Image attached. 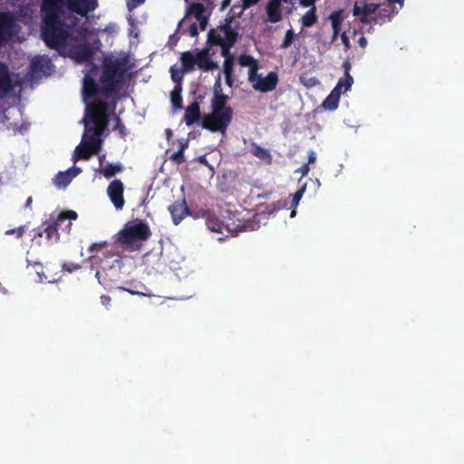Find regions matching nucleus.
I'll use <instances>...</instances> for the list:
<instances>
[{
    "label": "nucleus",
    "mask_w": 464,
    "mask_h": 464,
    "mask_svg": "<svg viewBox=\"0 0 464 464\" xmlns=\"http://www.w3.org/2000/svg\"><path fill=\"white\" fill-rule=\"evenodd\" d=\"M329 19L334 32L332 40L335 41L344 20V12L343 10L333 12L330 14Z\"/></svg>",
    "instance_id": "2eb2a0df"
},
{
    "label": "nucleus",
    "mask_w": 464,
    "mask_h": 464,
    "mask_svg": "<svg viewBox=\"0 0 464 464\" xmlns=\"http://www.w3.org/2000/svg\"><path fill=\"white\" fill-rule=\"evenodd\" d=\"M316 160V154L314 151H309L308 163H314Z\"/></svg>",
    "instance_id": "58836bf2"
},
{
    "label": "nucleus",
    "mask_w": 464,
    "mask_h": 464,
    "mask_svg": "<svg viewBox=\"0 0 464 464\" xmlns=\"http://www.w3.org/2000/svg\"><path fill=\"white\" fill-rule=\"evenodd\" d=\"M295 37V34L294 33V31L292 29L288 30L285 33V37L283 39L281 46L283 48H287L288 46L291 45V44L293 43Z\"/></svg>",
    "instance_id": "bb28decb"
},
{
    "label": "nucleus",
    "mask_w": 464,
    "mask_h": 464,
    "mask_svg": "<svg viewBox=\"0 0 464 464\" xmlns=\"http://www.w3.org/2000/svg\"><path fill=\"white\" fill-rule=\"evenodd\" d=\"M208 227L211 231H216V232H219V233H223L224 231H227L228 233L232 232L231 229L227 226L218 224V223L215 222L214 220H208Z\"/></svg>",
    "instance_id": "b1692460"
},
{
    "label": "nucleus",
    "mask_w": 464,
    "mask_h": 464,
    "mask_svg": "<svg viewBox=\"0 0 464 464\" xmlns=\"http://www.w3.org/2000/svg\"><path fill=\"white\" fill-rule=\"evenodd\" d=\"M231 0H224L223 4H222V8L224 9L227 5H228V4L230 3Z\"/></svg>",
    "instance_id": "de8ad7c7"
},
{
    "label": "nucleus",
    "mask_w": 464,
    "mask_h": 464,
    "mask_svg": "<svg viewBox=\"0 0 464 464\" xmlns=\"http://www.w3.org/2000/svg\"><path fill=\"white\" fill-rule=\"evenodd\" d=\"M190 23L189 27V34L191 36H196L198 34V30H200L199 24L196 21H188Z\"/></svg>",
    "instance_id": "2f4dec72"
},
{
    "label": "nucleus",
    "mask_w": 464,
    "mask_h": 464,
    "mask_svg": "<svg viewBox=\"0 0 464 464\" xmlns=\"http://www.w3.org/2000/svg\"><path fill=\"white\" fill-rule=\"evenodd\" d=\"M301 4L304 6L309 7L307 12L302 16L301 22L304 26H307V27L312 26L317 21V16L315 14L316 8L314 6V2L312 5L303 4L302 2H301Z\"/></svg>",
    "instance_id": "a211bd4d"
},
{
    "label": "nucleus",
    "mask_w": 464,
    "mask_h": 464,
    "mask_svg": "<svg viewBox=\"0 0 464 464\" xmlns=\"http://www.w3.org/2000/svg\"><path fill=\"white\" fill-rule=\"evenodd\" d=\"M129 293H130L131 295H140V293H138V292H133V291H129Z\"/></svg>",
    "instance_id": "864d4df0"
},
{
    "label": "nucleus",
    "mask_w": 464,
    "mask_h": 464,
    "mask_svg": "<svg viewBox=\"0 0 464 464\" xmlns=\"http://www.w3.org/2000/svg\"><path fill=\"white\" fill-rule=\"evenodd\" d=\"M188 63H191V69H192L194 67V61L191 58H188Z\"/></svg>",
    "instance_id": "3c124183"
},
{
    "label": "nucleus",
    "mask_w": 464,
    "mask_h": 464,
    "mask_svg": "<svg viewBox=\"0 0 464 464\" xmlns=\"http://www.w3.org/2000/svg\"><path fill=\"white\" fill-rule=\"evenodd\" d=\"M10 24L6 15L0 14V40L5 39L4 34L9 29Z\"/></svg>",
    "instance_id": "393cba45"
},
{
    "label": "nucleus",
    "mask_w": 464,
    "mask_h": 464,
    "mask_svg": "<svg viewBox=\"0 0 464 464\" xmlns=\"http://www.w3.org/2000/svg\"><path fill=\"white\" fill-rule=\"evenodd\" d=\"M173 160H177L178 162L181 161V159H182V153L181 152H179L177 154H174L172 156Z\"/></svg>",
    "instance_id": "37998d69"
},
{
    "label": "nucleus",
    "mask_w": 464,
    "mask_h": 464,
    "mask_svg": "<svg viewBox=\"0 0 464 464\" xmlns=\"http://www.w3.org/2000/svg\"><path fill=\"white\" fill-rule=\"evenodd\" d=\"M111 298L109 296H102V303L104 305H108L110 304Z\"/></svg>",
    "instance_id": "c03bdc74"
},
{
    "label": "nucleus",
    "mask_w": 464,
    "mask_h": 464,
    "mask_svg": "<svg viewBox=\"0 0 464 464\" xmlns=\"http://www.w3.org/2000/svg\"><path fill=\"white\" fill-rule=\"evenodd\" d=\"M144 0H128V6L130 9L135 8L139 5L142 4Z\"/></svg>",
    "instance_id": "e433bc0d"
},
{
    "label": "nucleus",
    "mask_w": 464,
    "mask_h": 464,
    "mask_svg": "<svg viewBox=\"0 0 464 464\" xmlns=\"http://www.w3.org/2000/svg\"><path fill=\"white\" fill-rule=\"evenodd\" d=\"M242 1H243L242 10L246 9L250 5H255L259 2V0H242Z\"/></svg>",
    "instance_id": "4c0bfd02"
},
{
    "label": "nucleus",
    "mask_w": 464,
    "mask_h": 464,
    "mask_svg": "<svg viewBox=\"0 0 464 464\" xmlns=\"http://www.w3.org/2000/svg\"><path fill=\"white\" fill-rule=\"evenodd\" d=\"M13 232H16V233H17V236H18V237H20V236L23 234V228H22V227H20V228H18L16 231H14V230Z\"/></svg>",
    "instance_id": "09e8293b"
},
{
    "label": "nucleus",
    "mask_w": 464,
    "mask_h": 464,
    "mask_svg": "<svg viewBox=\"0 0 464 464\" xmlns=\"http://www.w3.org/2000/svg\"><path fill=\"white\" fill-rule=\"evenodd\" d=\"M254 154L262 159V160H267L269 161L270 160V155L269 153L267 152V150H266L265 149H262L260 147H257L254 150Z\"/></svg>",
    "instance_id": "cd10ccee"
},
{
    "label": "nucleus",
    "mask_w": 464,
    "mask_h": 464,
    "mask_svg": "<svg viewBox=\"0 0 464 464\" xmlns=\"http://www.w3.org/2000/svg\"><path fill=\"white\" fill-rule=\"evenodd\" d=\"M229 69H230V63L228 61L226 62L225 63V72H226V77H227V82L228 85H231V79H230V75H229Z\"/></svg>",
    "instance_id": "f704fd0d"
},
{
    "label": "nucleus",
    "mask_w": 464,
    "mask_h": 464,
    "mask_svg": "<svg viewBox=\"0 0 464 464\" xmlns=\"http://www.w3.org/2000/svg\"><path fill=\"white\" fill-rule=\"evenodd\" d=\"M106 246L105 242L94 243L89 246L90 252H99L102 251Z\"/></svg>",
    "instance_id": "473e14b6"
},
{
    "label": "nucleus",
    "mask_w": 464,
    "mask_h": 464,
    "mask_svg": "<svg viewBox=\"0 0 464 464\" xmlns=\"http://www.w3.org/2000/svg\"><path fill=\"white\" fill-rule=\"evenodd\" d=\"M345 68H346L345 77L341 79L336 85V86H340V93L342 92H348L351 89L352 84L353 82L352 76L348 73L349 66L346 65Z\"/></svg>",
    "instance_id": "4be33fe9"
},
{
    "label": "nucleus",
    "mask_w": 464,
    "mask_h": 464,
    "mask_svg": "<svg viewBox=\"0 0 464 464\" xmlns=\"http://www.w3.org/2000/svg\"><path fill=\"white\" fill-rule=\"evenodd\" d=\"M55 227H48L46 229L47 237L51 242H56L59 239L58 235L55 233Z\"/></svg>",
    "instance_id": "7c9ffc66"
},
{
    "label": "nucleus",
    "mask_w": 464,
    "mask_h": 464,
    "mask_svg": "<svg viewBox=\"0 0 464 464\" xmlns=\"http://www.w3.org/2000/svg\"><path fill=\"white\" fill-rule=\"evenodd\" d=\"M9 84V78L5 67L0 63V91H6Z\"/></svg>",
    "instance_id": "5701e85b"
},
{
    "label": "nucleus",
    "mask_w": 464,
    "mask_h": 464,
    "mask_svg": "<svg viewBox=\"0 0 464 464\" xmlns=\"http://www.w3.org/2000/svg\"><path fill=\"white\" fill-rule=\"evenodd\" d=\"M378 5L373 3L364 4L362 7L355 4L353 7V14L360 16L362 22H368V17L375 13Z\"/></svg>",
    "instance_id": "ddd939ff"
},
{
    "label": "nucleus",
    "mask_w": 464,
    "mask_h": 464,
    "mask_svg": "<svg viewBox=\"0 0 464 464\" xmlns=\"http://www.w3.org/2000/svg\"><path fill=\"white\" fill-rule=\"evenodd\" d=\"M77 217H78L77 213L73 210H66V211L61 212L57 218L56 226H61V224L63 221L69 220L65 226V229H66L67 233H69V231L71 230V227H72V220H75L77 218Z\"/></svg>",
    "instance_id": "aec40b11"
},
{
    "label": "nucleus",
    "mask_w": 464,
    "mask_h": 464,
    "mask_svg": "<svg viewBox=\"0 0 464 464\" xmlns=\"http://www.w3.org/2000/svg\"><path fill=\"white\" fill-rule=\"evenodd\" d=\"M200 111H199V106L198 103H192L189 105L185 111V121L187 125H191L195 121H197L199 118Z\"/></svg>",
    "instance_id": "6ab92c4d"
},
{
    "label": "nucleus",
    "mask_w": 464,
    "mask_h": 464,
    "mask_svg": "<svg viewBox=\"0 0 464 464\" xmlns=\"http://www.w3.org/2000/svg\"><path fill=\"white\" fill-rule=\"evenodd\" d=\"M169 211L175 224L188 215V208L184 200L174 203L169 207Z\"/></svg>",
    "instance_id": "4468645a"
},
{
    "label": "nucleus",
    "mask_w": 464,
    "mask_h": 464,
    "mask_svg": "<svg viewBox=\"0 0 464 464\" xmlns=\"http://www.w3.org/2000/svg\"><path fill=\"white\" fill-rule=\"evenodd\" d=\"M199 161L203 164H206L207 163V160H206V158L205 157H200L199 159Z\"/></svg>",
    "instance_id": "8fccbe9b"
},
{
    "label": "nucleus",
    "mask_w": 464,
    "mask_h": 464,
    "mask_svg": "<svg viewBox=\"0 0 464 464\" xmlns=\"http://www.w3.org/2000/svg\"><path fill=\"white\" fill-rule=\"evenodd\" d=\"M238 63L241 66L249 68L248 73L255 72L258 69L256 61L249 55H241Z\"/></svg>",
    "instance_id": "412c9836"
},
{
    "label": "nucleus",
    "mask_w": 464,
    "mask_h": 464,
    "mask_svg": "<svg viewBox=\"0 0 464 464\" xmlns=\"http://www.w3.org/2000/svg\"><path fill=\"white\" fill-rule=\"evenodd\" d=\"M188 58H191L194 61V66L198 65L201 68H208V52L206 50H195L184 53L181 55L183 71L191 70V63H188Z\"/></svg>",
    "instance_id": "0eeeda50"
},
{
    "label": "nucleus",
    "mask_w": 464,
    "mask_h": 464,
    "mask_svg": "<svg viewBox=\"0 0 464 464\" xmlns=\"http://www.w3.org/2000/svg\"><path fill=\"white\" fill-rule=\"evenodd\" d=\"M35 273L39 276V282H48V283H54L59 278H56L53 274V268L52 267H43L40 265H34L33 266Z\"/></svg>",
    "instance_id": "f3484780"
},
{
    "label": "nucleus",
    "mask_w": 464,
    "mask_h": 464,
    "mask_svg": "<svg viewBox=\"0 0 464 464\" xmlns=\"http://www.w3.org/2000/svg\"><path fill=\"white\" fill-rule=\"evenodd\" d=\"M66 2L68 8L82 16L96 7V0H44V25L43 37L51 48L56 49L61 54L71 57L77 63L86 62L91 52L83 45L85 35L82 31L73 28L75 19L68 17L62 23L56 10Z\"/></svg>",
    "instance_id": "f03ea898"
},
{
    "label": "nucleus",
    "mask_w": 464,
    "mask_h": 464,
    "mask_svg": "<svg viewBox=\"0 0 464 464\" xmlns=\"http://www.w3.org/2000/svg\"><path fill=\"white\" fill-rule=\"evenodd\" d=\"M237 38V33L228 25L212 30L208 34V42L212 44L220 45L223 48L224 55H226L227 49L233 45Z\"/></svg>",
    "instance_id": "39448f33"
},
{
    "label": "nucleus",
    "mask_w": 464,
    "mask_h": 464,
    "mask_svg": "<svg viewBox=\"0 0 464 464\" xmlns=\"http://www.w3.org/2000/svg\"><path fill=\"white\" fill-rule=\"evenodd\" d=\"M299 172L301 173L302 177L306 176L308 174V172H309V167L307 165L303 166L299 169Z\"/></svg>",
    "instance_id": "ea45409f"
},
{
    "label": "nucleus",
    "mask_w": 464,
    "mask_h": 464,
    "mask_svg": "<svg viewBox=\"0 0 464 464\" xmlns=\"http://www.w3.org/2000/svg\"><path fill=\"white\" fill-rule=\"evenodd\" d=\"M217 83L211 102V111L202 118V128L224 134L232 121L233 110L227 105V96L219 92Z\"/></svg>",
    "instance_id": "7ed1b4c3"
},
{
    "label": "nucleus",
    "mask_w": 464,
    "mask_h": 464,
    "mask_svg": "<svg viewBox=\"0 0 464 464\" xmlns=\"http://www.w3.org/2000/svg\"><path fill=\"white\" fill-rule=\"evenodd\" d=\"M403 0H389L390 4H399V7L396 8L395 13H397L402 7Z\"/></svg>",
    "instance_id": "a19ab883"
},
{
    "label": "nucleus",
    "mask_w": 464,
    "mask_h": 464,
    "mask_svg": "<svg viewBox=\"0 0 464 464\" xmlns=\"http://www.w3.org/2000/svg\"><path fill=\"white\" fill-rule=\"evenodd\" d=\"M108 196L117 209H121L124 205L123 184L119 180L112 181L107 189Z\"/></svg>",
    "instance_id": "6e6552de"
},
{
    "label": "nucleus",
    "mask_w": 464,
    "mask_h": 464,
    "mask_svg": "<svg viewBox=\"0 0 464 464\" xmlns=\"http://www.w3.org/2000/svg\"><path fill=\"white\" fill-rule=\"evenodd\" d=\"M123 68L107 61L102 69L92 68L83 79L82 99L86 105L85 132L76 148L74 159H88L100 145L99 136L107 127V107L103 98L118 83Z\"/></svg>",
    "instance_id": "f257e3e1"
},
{
    "label": "nucleus",
    "mask_w": 464,
    "mask_h": 464,
    "mask_svg": "<svg viewBox=\"0 0 464 464\" xmlns=\"http://www.w3.org/2000/svg\"><path fill=\"white\" fill-rule=\"evenodd\" d=\"M150 236V230L148 224L140 219H134L126 223L118 232L117 242L128 248L135 249Z\"/></svg>",
    "instance_id": "20e7f679"
},
{
    "label": "nucleus",
    "mask_w": 464,
    "mask_h": 464,
    "mask_svg": "<svg viewBox=\"0 0 464 464\" xmlns=\"http://www.w3.org/2000/svg\"><path fill=\"white\" fill-rule=\"evenodd\" d=\"M281 2L282 0H270L267 7V20L271 23H276L282 18V11H281Z\"/></svg>",
    "instance_id": "f8f14e48"
},
{
    "label": "nucleus",
    "mask_w": 464,
    "mask_h": 464,
    "mask_svg": "<svg viewBox=\"0 0 464 464\" xmlns=\"http://www.w3.org/2000/svg\"><path fill=\"white\" fill-rule=\"evenodd\" d=\"M100 275H101V271H100V270H98V271L96 272V277L98 278V280H99V281H100Z\"/></svg>",
    "instance_id": "603ef678"
},
{
    "label": "nucleus",
    "mask_w": 464,
    "mask_h": 464,
    "mask_svg": "<svg viewBox=\"0 0 464 464\" xmlns=\"http://www.w3.org/2000/svg\"><path fill=\"white\" fill-rule=\"evenodd\" d=\"M115 264L118 265L119 266H121V260L120 258H115V259L112 260L111 264L110 261L104 260V261H102V270H107L108 268H112Z\"/></svg>",
    "instance_id": "c756f323"
},
{
    "label": "nucleus",
    "mask_w": 464,
    "mask_h": 464,
    "mask_svg": "<svg viewBox=\"0 0 464 464\" xmlns=\"http://www.w3.org/2000/svg\"><path fill=\"white\" fill-rule=\"evenodd\" d=\"M121 168L120 166H110L102 169L103 175L105 177H111L114 174L120 172Z\"/></svg>",
    "instance_id": "c85d7f7f"
},
{
    "label": "nucleus",
    "mask_w": 464,
    "mask_h": 464,
    "mask_svg": "<svg viewBox=\"0 0 464 464\" xmlns=\"http://www.w3.org/2000/svg\"><path fill=\"white\" fill-rule=\"evenodd\" d=\"M295 211L293 210L292 213H291V218L295 217Z\"/></svg>",
    "instance_id": "5fc2aeb1"
},
{
    "label": "nucleus",
    "mask_w": 464,
    "mask_h": 464,
    "mask_svg": "<svg viewBox=\"0 0 464 464\" xmlns=\"http://www.w3.org/2000/svg\"><path fill=\"white\" fill-rule=\"evenodd\" d=\"M342 42L346 49L350 48L349 37L346 32H343L341 35Z\"/></svg>",
    "instance_id": "c9c22d12"
},
{
    "label": "nucleus",
    "mask_w": 464,
    "mask_h": 464,
    "mask_svg": "<svg viewBox=\"0 0 464 464\" xmlns=\"http://www.w3.org/2000/svg\"><path fill=\"white\" fill-rule=\"evenodd\" d=\"M248 80L252 87L258 92H267L276 89L278 76L276 72H270L266 74L255 72L248 73Z\"/></svg>",
    "instance_id": "423d86ee"
},
{
    "label": "nucleus",
    "mask_w": 464,
    "mask_h": 464,
    "mask_svg": "<svg viewBox=\"0 0 464 464\" xmlns=\"http://www.w3.org/2000/svg\"><path fill=\"white\" fill-rule=\"evenodd\" d=\"M80 172L79 169H70L66 171L60 172L54 179V184L59 188H66L73 178H75Z\"/></svg>",
    "instance_id": "9d476101"
},
{
    "label": "nucleus",
    "mask_w": 464,
    "mask_h": 464,
    "mask_svg": "<svg viewBox=\"0 0 464 464\" xmlns=\"http://www.w3.org/2000/svg\"><path fill=\"white\" fill-rule=\"evenodd\" d=\"M340 86H335L327 98L324 101L322 106L326 111H334L338 107L340 100Z\"/></svg>",
    "instance_id": "dca6fc26"
},
{
    "label": "nucleus",
    "mask_w": 464,
    "mask_h": 464,
    "mask_svg": "<svg viewBox=\"0 0 464 464\" xmlns=\"http://www.w3.org/2000/svg\"><path fill=\"white\" fill-rule=\"evenodd\" d=\"M191 20L198 23L201 31L205 30L207 24V14L202 5L195 4L189 6L185 21Z\"/></svg>",
    "instance_id": "1a4fd4ad"
},
{
    "label": "nucleus",
    "mask_w": 464,
    "mask_h": 464,
    "mask_svg": "<svg viewBox=\"0 0 464 464\" xmlns=\"http://www.w3.org/2000/svg\"><path fill=\"white\" fill-rule=\"evenodd\" d=\"M358 43L362 48H365L367 45V41H366L365 37H363V36L360 37Z\"/></svg>",
    "instance_id": "79ce46f5"
},
{
    "label": "nucleus",
    "mask_w": 464,
    "mask_h": 464,
    "mask_svg": "<svg viewBox=\"0 0 464 464\" xmlns=\"http://www.w3.org/2000/svg\"><path fill=\"white\" fill-rule=\"evenodd\" d=\"M300 82L306 88H313L319 83L318 79L313 76H301Z\"/></svg>",
    "instance_id": "a878e982"
},
{
    "label": "nucleus",
    "mask_w": 464,
    "mask_h": 464,
    "mask_svg": "<svg viewBox=\"0 0 464 464\" xmlns=\"http://www.w3.org/2000/svg\"><path fill=\"white\" fill-rule=\"evenodd\" d=\"M305 190V188H302L301 189H299L295 195H294V203L295 206L298 205L300 199L302 198L303 195H304V192Z\"/></svg>",
    "instance_id": "72a5a7b5"
},
{
    "label": "nucleus",
    "mask_w": 464,
    "mask_h": 464,
    "mask_svg": "<svg viewBox=\"0 0 464 464\" xmlns=\"http://www.w3.org/2000/svg\"><path fill=\"white\" fill-rule=\"evenodd\" d=\"M64 267H65L69 272H72V271H74V270L78 269V266H76V265H72V266H70V267L65 266Z\"/></svg>",
    "instance_id": "a18cd8bd"
},
{
    "label": "nucleus",
    "mask_w": 464,
    "mask_h": 464,
    "mask_svg": "<svg viewBox=\"0 0 464 464\" xmlns=\"http://www.w3.org/2000/svg\"><path fill=\"white\" fill-rule=\"evenodd\" d=\"M171 76H172V79L177 82H179L181 79V75L177 72V70L174 67L171 68ZM180 92H181V87H180L179 83H178L170 94L171 103L176 108L181 107L182 99H181Z\"/></svg>",
    "instance_id": "9b49d317"
},
{
    "label": "nucleus",
    "mask_w": 464,
    "mask_h": 464,
    "mask_svg": "<svg viewBox=\"0 0 464 464\" xmlns=\"http://www.w3.org/2000/svg\"><path fill=\"white\" fill-rule=\"evenodd\" d=\"M316 0H302L303 4L312 5Z\"/></svg>",
    "instance_id": "49530a36"
}]
</instances>
